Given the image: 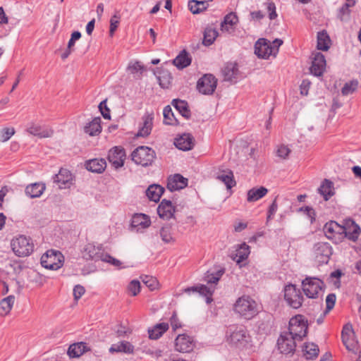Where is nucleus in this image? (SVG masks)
I'll use <instances>...</instances> for the list:
<instances>
[{"label":"nucleus","instance_id":"nucleus-17","mask_svg":"<svg viewBox=\"0 0 361 361\" xmlns=\"http://www.w3.org/2000/svg\"><path fill=\"white\" fill-rule=\"evenodd\" d=\"M194 345L193 339L186 334H180L175 340V349L180 353H189Z\"/></svg>","mask_w":361,"mask_h":361},{"label":"nucleus","instance_id":"nucleus-53","mask_svg":"<svg viewBox=\"0 0 361 361\" xmlns=\"http://www.w3.org/2000/svg\"><path fill=\"white\" fill-rule=\"evenodd\" d=\"M290 152L291 151L288 147V146L281 145L279 146L276 149V156L282 159H286L288 158Z\"/></svg>","mask_w":361,"mask_h":361},{"label":"nucleus","instance_id":"nucleus-48","mask_svg":"<svg viewBox=\"0 0 361 361\" xmlns=\"http://www.w3.org/2000/svg\"><path fill=\"white\" fill-rule=\"evenodd\" d=\"M161 240L166 243H169L173 241V238L171 234V226L169 224H166L162 226L159 231Z\"/></svg>","mask_w":361,"mask_h":361},{"label":"nucleus","instance_id":"nucleus-14","mask_svg":"<svg viewBox=\"0 0 361 361\" xmlns=\"http://www.w3.org/2000/svg\"><path fill=\"white\" fill-rule=\"evenodd\" d=\"M270 41L262 38L259 39L255 44V54L262 59H267L270 56H276V49L271 51Z\"/></svg>","mask_w":361,"mask_h":361},{"label":"nucleus","instance_id":"nucleus-56","mask_svg":"<svg viewBox=\"0 0 361 361\" xmlns=\"http://www.w3.org/2000/svg\"><path fill=\"white\" fill-rule=\"evenodd\" d=\"M128 289L132 295H137L140 291V281L137 280L131 281L128 285Z\"/></svg>","mask_w":361,"mask_h":361},{"label":"nucleus","instance_id":"nucleus-37","mask_svg":"<svg viewBox=\"0 0 361 361\" xmlns=\"http://www.w3.org/2000/svg\"><path fill=\"white\" fill-rule=\"evenodd\" d=\"M238 18L235 13L231 12L227 14L224 19V21L221 23V28L222 31L230 32V29H233V27L237 24Z\"/></svg>","mask_w":361,"mask_h":361},{"label":"nucleus","instance_id":"nucleus-49","mask_svg":"<svg viewBox=\"0 0 361 361\" xmlns=\"http://www.w3.org/2000/svg\"><path fill=\"white\" fill-rule=\"evenodd\" d=\"M127 68L130 73L134 75L139 74V76L141 75L145 71L144 66L139 61L130 62Z\"/></svg>","mask_w":361,"mask_h":361},{"label":"nucleus","instance_id":"nucleus-26","mask_svg":"<svg viewBox=\"0 0 361 361\" xmlns=\"http://www.w3.org/2000/svg\"><path fill=\"white\" fill-rule=\"evenodd\" d=\"M90 349L85 342H78L70 345L67 354L71 358L79 357Z\"/></svg>","mask_w":361,"mask_h":361},{"label":"nucleus","instance_id":"nucleus-38","mask_svg":"<svg viewBox=\"0 0 361 361\" xmlns=\"http://www.w3.org/2000/svg\"><path fill=\"white\" fill-rule=\"evenodd\" d=\"M45 190V185L41 183H33L27 185L25 188V193L31 198L39 197Z\"/></svg>","mask_w":361,"mask_h":361},{"label":"nucleus","instance_id":"nucleus-39","mask_svg":"<svg viewBox=\"0 0 361 361\" xmlns=\"http://www.w3.org/2000/svg\"><path fill=\"white\" fill-rule=\"evenodd\" d=\"M172 104L182 116L187 119L190 117V111L188 109V103L185 101L180 99H173L172 101Z\"/></svg>","mask_w":361,"mask_h":361},{"label":"nucleus","instance_id":"nucleus-34","mask_svg":"<svg viewBox=\"0 0 361 361\" xmlns=\"http://www.w3.org/2000/svg\"><path fill=\"white\" fill-rule=\"evenodd\" d=\"M268 192V190L261 186L259 188H252L247 191V200L249 202H253L264 197Z\"/></svg>","mask_w":361,"mask_h":361},{"label":"nucleus","instance_id":"nucleus-6","mask_svg":"<svg viewBox=\"0 0 361 361\" xmlns=\"http://www.w3.org/2000/svg\"><path fill=\"white\" fill-rule=\"evenodd\" d=\"M324 282L316 277H306L302 281V289L309 298H317L323 292Z\"/></svg>","mask_w":361,"mask_h":361},{"label":"nucleus","instance_id":"nucleus-50","mask_svg":"<svg viewBox=\"0 0 361 361\" xmlns=\"http://www.w3.org/2000/svg\"><path fill=\"white\" fill-rule=\"evenodd\" d=\"M358 86V81L353 80L346 82L341 89V92L343 95H348L353 93Z\"/></svg>","mask_w":361,"mask_h":361},{"label":"nucleus","instance_id":"nucleus-15","mask_svg":"<svg viewBox=\"0 0 361 361\" xmlns=\"http://www.w3.org/2000/svg\"><path fill=\"white\" fill-rule=\"evenodd\" d=\"M126 152L122 147L116 146L109 151L108 160L116 168L123 166L126 159Z\"/></svg>","mask_w":361,"mask_h":361},{"label":"nucleus","instance_id":"nucleus-41","mask_svg":"<svg viewBox=\"0 0 361 361\" xmlns=\"http://www.w3.org/2000/svg\"><path fill=\"white\" fill-rule=\"evenodd\" d=\"M235 252V256L233 257V259L239 264L248 257L250 252V247L245 243H242Z\"/></svg>","mask_w":361,"mask_h":361},{"label":"nucleus","instance_id":"nucleus-54","mask_svg":"<svg viewBox=\"0 0 361 361\" xmlns=\"http://www.w3.org/2000/svg\"><path fill=\"white\" fill-rule=\"evenodd\" d=\"M102 261L108 262L119 269L123 268V267H121L122 262L120 260L111 257L107 253H104V255H103V258Z\"/></svg>","mask_w":361,"mask_h":361},{"label":"nucleus","instance_id":"nucleus-57","mask_svg":"<svg viewBox=\"0 0 361 361\" xmlns=\"http://www.w3.org/2000/svg\"><path fill=\"white\" fill-rule=\"evenodd\" d=\"M324 229L326 234H327L336 232V230L339 232L341 230V227L336 222L331 221L325 224Z\"/></svg>","mask_w":361,"mask_h":361},{"label":"nucleus","instance_id":"nucleus-61","mask_svg":"<svg viewBox=\"0 0 361 361\" xmlns=\"http://www.w3.org/2000/svg\"><path fill=\"white\" fill-rule=\"evenodd\" d=\"M85 288L81 285H76L73 288V296L75 300L78 301L85 293Z\"/></svg>","mask_w":361,"mask_h":361},{"label":"nucleus","instance_id":"nucleus-25","mask_svg":"<svg viewBox=\"0 0 361 361\" xmlns=\"http://www.w3.org/2000/svg\"><path fill=\"white\" fill-rule=\"evenodd\" d=\"M188 185V179L180 174H175L169 177L167 182V188L170 191L178 190L184 188Z\"/></svg>","mask_w":361,"mask_h":361},{"label":"nucleus","instance_id":"nucleus-16","mask_svg":"<svg viewBox=\"0 0 361 361\" xmlns=\"http://www.w3.org/2000/svg\"><path fill=\"white\" fill-rule=\"evenodd\" d=\"M341 230L345 236L353 242L358 239L361 231L360 226L352 219H346Z\"/></svg>","mask_w":361,"mask_h":361},{"label":"nucleus","instance_id":"nucleus-12","mask_svg":"<svg viewBox=\"0 0 361 361\" xmlns=\"http://www.w3.org/2000/svg\"><path fill=\"white\" fill-rule=\"evenodd\" d=\"M217 80L212 74H205L197 84L198 91L203 94H212L216 90Z\"/></svg>","mask_w":361,"mask_h":361},{"label":"nucleus","instance_id":"nucleus-2","mask_svg":"<svg viewBox=\"0 0 361 361\" xmlns=\"http://www.w3.org/2000/svg\"><path fill=\"white\" fill-rule=\"evenodd\" d=\"M227 341L229 343L240 349H250L252 348L251 337L243 326H231L227 331Z\"/></svg>","mask_w":361,"mask_h":361},{"label":"nucleus","instance_id":"nucleus-3","mask_svg":"<svg viewBox=\"0 0 361 361\" xmlns=\"http://www.w3.org/2000/svg\"><path fill=\"white\" fill-rule=\"evenodd\" d=\"M233 310L245 319H252L259 312L257 302L248 295L238 298L234 303Z\"/></svg>","mask_w":361,"mask_h":361},{"label":"nucleus","instance_id":"nucleus-18","mask_svg":"<svg viewBox=\"0 0 361 361\" xmlns=\"http://www.w3.org/2000/svg\"><path fill=\"white\" fill-rule=\"evenodd\" d=\"M53 180L60 189L68 188L73 184V176L66 169H61L59 173L53 176Z\"/></svg>","mask_w":361,"mask_h":361},{"label":"nucleus","instance_id":"nucleus-55","mask_svg":"<svg viewBox=\"0 0 361 361\" xmlns=\"http://www.w3.org/2000/svg\"><path fill=\"white\" fill-rule=\"evenodd\" d=\"M336 295L334 293H329L326 298V311L324 314L328 313L330 310H331L336 302Z\"/></svg>","mask_w":361,"mask_h":361},{"label":"nucleus","instance_id":"nucleus-22","mask_svg":"<svg viewBox=\"0 0 361 361\" xmlns=\"http://www.w3.org/2000/svg\"><path fill=\"white\" fill-rule=\"evenodd\" d=\"M104 252L101 247L95 246L93 244L85 245L82 252V257L85 259H93L95 261L102 260Z\"/></svg>","mask_w":361,"mask_h":361},{"label":"nucleus","instance_id":"nucleus-42","mask_svg":"<svg viewBox=\"0 0 361 361\" xmlns=\"http://www.w3.org/2000/svg\"><path fill=\"white\" fill-rule=\"evenodd\" d=\"M208 3L206 0L197 1L191 0L188 2V8L190 11L194 13L197 14L204 11L208 7Z\"/></svg>","mask_w":361,"mask_h":361},{"label":"nucleus","instance_id":"nucleus-1","mask_svg":"<svg viewBox=\"0 0 361 361\" xmlns=\"http://www.w3.org/2000/svg\"><path fill=\"white\" fill-rule=\"evenodd\" d=\"M224 274V270H218L215 272L207 271L204 275V280L210 286L197 285L195 286L188 287L184 289V292L190 294V293H198L201 295L206 297V302L207 304L212 301V296L214 292L215 286Z\"/></svg>","mask_w":361,"mask_h":361},{"label":"nucleus","instance_id":"nucleus-58","mask_svg":"<svg viewBox=\"0 0 361 361\" xmlns=\"http://www.w3.org/2000/svg\"><path fill=\"white\" fill-rule=\"evenodd\" d=\"M171 77L169 73H164L158 77L159 85L163 88H167L171 83Z\"/></svg>","mask_w":361,"mask_h":361},{"label":"nucleus","instance_id":"nucleus-45","mask_svg":"<svg viewBox=\"0 0 361 361\" xmlns=\"http://www.w3.org/2000/svg\"><path fill=\"white\" fill-rule=\"evenodd\" d=\"M319 349L317 345L312 343H306L303 347L304 355L307 359H314L317 357Z\"/></svg>","mask_w":361,"mask_h":361},{"label":"nucleus","instance_id":"nucleus-46","mask_svg":"<svg viewBox=\"0 0 361 361\" xmlns=\"http://www.w3.org/2000/svg\"><path fill=\"white\" fill-rule=\"evenodd\" d=\"M217 179L223 182L226 185L227 189H231L235 185L233 173L231 171H228L226 173L218 175Z\"/></svg>","mask_w":361,"mask_h":361},{"label":"nucleus","instance_id":"nucleus-62","mask_svg":"<svg viewBox=\"0 0 361 361\" xmlns=\"http://www.w3.org/2000/svg\"><path fill=\"white\" fill-rule=\"evenodd\" d=\"M81 37V33L79 31H74L71 34V39L68 42V48H73L75 45V41L78 40Z\"/></svg>","mask_w":361,"mask_h":361},{"label":"nucleus","instance_id":"nucleus-11","mask_svg":"<svg viewBox=\"0 0 361 361\" xmlns=\"http://www.w3.org/2000/svg\"><path fill=\"white\" fill-rule=\"evenodd\" d=\"M313 253L319 264H327L332 255V247L328 243L319 242L314 244Z\"/></svg>","mask_w":361,"mask_h":361},{"label":"nucleus","instance_id":"nucleus-23","mask_svg":"<svg viewBox=\"0 0 361 361\" xmlns=\"http://www.w3.org/2000/svg\"><path fill=\"white\" fill-rule=\"evenodd\" d=\"M175 207L170 200H162L157 208V213L160 218L169 220L173 216Z\"/></svg>","mask_w":361,"mask_h":361},{"label":"nucleus","instance_id":"nucleus-40","mask_svg":"<svg viewBox=\"0 0 361 361\" xmlns=\"http://www.w3.org/2000/svg\"><path fill=\"white\" fill-rule=\"evenodd\" d=\"M331 39L327 32L324 30L319 32L317 34V47L319 50L327 51L329 48Z\"/></svg>","mask_w":361,"mask_h":361},{"label":"nucleus","instance_id":"nucleus-13","mask_svg":"<svg viewBox=\"0 0 361 361\" xmlns=\"http://www.w3.org/2000/svg\"><path fill=\"white\" fill-rule=\"evenodd\" d=\"M295 341L290 334L283 333L281 334L277 341L279 350L283 354L293 353L295 350Z\"/></svg>","mask_w":361,"mask_h":361},{"label":"nucleus","instance_id":"nucleus-43","mask_svg":"<svg viewBox=\"0 0 361 361\" xmlns=\"http://www.w3.org/2000/svg\"><path fill=\"white\" fill-rule=\"evenodd\" d=\"M15 302V297L9 295L0 302V315L4 316L10 312Z\"/></svg>","mask_w":361,"mask_h":361},{"label":"nucleus","instance_id":"nucleus-59","mask_svg":"<svg viewBox=\"0 0 361 361\" xmlns=\"http://www.w3.org/2000/svg\"><path fill=\"white\" fill-rule=\"evenodd\" d=\"M99 111H101V114H102V116L105 119H109L110 118V117H111L110 116V110H109V109L106 106V100H104V101L100 102V104H99Z\"/></svg>","mask_w":361,"mask_h":361},{"label":"nucleus","instance_id":"nucleus-32","mask_svg":"<svg viewBox=\"0 0 361 361\" xmlns=\"http://www.w3.org/2000/svg\"><path fill=\"white\" fill-rule=\"evenodd\" d=\"M222 71L225 80L233 81L238 74V64L234 62L227 63Z\"/></svg>","mask_w":361,"mask_h":361},{"label":"nucleus","instance_id":"nucleus-9","mask_svg":"<svg viewBox=\"0 0 361 361\" xmlns=\"http://www.w3.org/2000/svg\"><path fill=\"white\" fill-rule=\"evenodd\" d=\"M283 292L284 299L290 307L298 309L302 306L303 296L295 285L290 283L286 286Z\"/></svg>","mask_w":361,"mask_h":361},{"label":"nucleus","instance_id":"nucleus-19","mask_svg":"<svg viewBox=\"0 0 361 361\" xmlns=\"http://www.w3.org/2000/svg\"><path fill=\"white\" fill-rule=\"evenodd\" d=\"M312 55L313 57L310 71L314 75L320 76L322 75L326 67L324 56L319 52L314 53Z\"/></svg>","mask_w":361,"mask_h":361},{"label":"nucleus","instance_id":"nucleus-8","mask_svg":"<svg viewBox=\"0 0 361 361\" xmlns=\"http://www.w3.org/2000/svg\"><path fill=\"white\" fill-rule=\"evenodd\" d=\"M40 260L43 267L57 270L63 266V256L59 251L49 250L42 255Z\"/></svg>","mask_w":361,"mask_h":361},{"label":"nucleus","instance_id":"nucleus-33","mask_svg":"<svg viewBox=\"0 0 361 361\" xmlns=\"http://www.w3.org/2000/svg\"><path fill=\"white\" fill-rule=\"evenodd\" d=\"M164 192V188L159 185L152 184L146 190V195L149 200L157 202Z\"/></svg>","mask_w":361,"mask_h":361},{"label":"nucleus","instance_id":"nucleus-31","mask_svg":"<svg viewBox=\"0 0 361 361\" xmlns=\"http://www.w3.org/2000/svg\"><path fill=\"white\" fill-rule=\"evenodd\" d=\"M84 131L90 136L99 135L102 131L100 117H96L92 121L87 123L84 127Z\"/></svg>","mask_w":361,"mask_h":361},{"label":"nucleus","instance_id":"nucleus-64","mask_svg":"<svg viewBox=\"0 0 361 361\" xmlns=\"http://www.w3.org/2000/svg\"><path fill=\"white\" fill-rule=\"evenodd\" d=\"M299 210L304 212L310 218L311 222H313L315 220V212L311 207L307 206L305 207H301Z\"/></svg>","mask_w":361,"mask_h":361},{"label":"nucleus","instance_id":"nucleus-29","mask_svg":"<svg viewBox=\"0 0 361 361\" xmlns=\"http://www.w3.org/2000/svg\"><path fill=\"white\" fill-rule=\"evenodd\" d=\"M85 167L90 171L101 173L105 170L106 162L104 159H92L85 162Z\"/></svg>","mask_w":361,"mask_h":361},{"label":"nucleus","instance_id":"nucleus-5","mask_svg":"<svg viewBox=\"0 0 361 361\" xmlns=\"http://www.w3.org/2000/svg\"><path fill=\"white\" fill-rule=\"evenodd\" d=\"M132 160L137 165L147 166L152 164L155 157V152L147 146L137 147L131 154Z\"/></svg>","mask_w":361,"mask_h":361},{"label":"nucleus","instance_id":"nucleus-44","mask_svg":"<svg viewBox=\"0 0 361 361\" xmlns=\"http://www.w3.org/2000/svg\"><path fill=\"white\" fill-rule=\"evenodd\" d=\"M218 36V31L212 26H208L205 28L204 32L203 44L206 46H209L214 43V40Z\"/></svg>","mask_w":361,"mask_h":361},{"label":"nucleus","instance_id":"nucleus-47","mask_svg":"<svg viewBox=\"0 0 361 361\" xmlns=\"http://www.w3.org/2000/svg\"><path fill=\"white\" fill-rule=\"evenodd\" d=\"M164 114V123L166 125H176L178 121L175 118L172 109L170 106L164 107L163 111Z\"/></svg>","mask_w":361,"mask_h":361},{"label":"nucleus","instance_id":"nucleus-52","mask_svg":"<svg viewBox=\"0 0 361 361\" xmlns=\"http://www.w3.org/2000/svg\"><path fill=\"white\" fill-rule=\"evenodd\" d=\"M15 133L13 128H4L0 130V142L8 141Z\"/></svg>","mask_w":361,"mask_h":361},{"label":"nucleus","instance_id":"nucleus-4","mask_svg":"<svg viewBox=\"0 0 361 361\" xmlns=\"http://www.w3.org/2000/svg\"><path fill=\"white\" fill-rule=\"evenodd\" d=\"M11 245L15 255L20 257H27L34 251L32 240L23 235L13 238Z\"/></svg>","mask_w":361,"mask_h":361},{"label":"nucleus","instance_id":"nucleus-27","mask_svg":"<svg viewBox=\"0 0 361 361\" xmlns=\"http://www.w3.org/2000/svg\"><path fill=\"white\" fill-rule=\"evenodd\" d=\"M151 221L149 216L144 214H136L132 218L131 226L137 231L145 229L150 226Z\"/></svg>","mask_w":361,"mask_h":361},{"label":"nucleus","instance_id":"nucleus-30","mask_svg":"<svg viewBox=\"0 0 361 361\" xmlns=\"http://www.w3.org/2000/svg\"><path fill=\"white\" fill-rule=\"evenodd\" d=\"M169 324L162 322L157 324L152 329H148L149 338L152 340L159 338L168 329Z\"/></svg>","mask_w":361,"mask_h":361},{"label":"nucleus","instance_id":"nucleus-7","mask_svg":"<svg viewBox=\"0 0 361 361\" xmlns=\"http://www.w3.org/2000/svg\"><path fill=\"white\" fill-rule=\"evenodd\" d=\"M307 325L303 316L298 314L292 317L289 321L288 332H285L294 337L295 339L300 341L307 334Z\"/></svg>","mask_w":361,"mask_h":361},{"label":"nucleus","instance_id":"nucleus-36","mask_svg":"<svg viewBox=\"0 0 361 361\" xmlns=\"http://www.w3.org/2000/svg\"><path fill=\"white\" fill-rule=\"evenodd\" d=\"M191 63V58L185 50L182 51L174 59L173 64L179 69L186 68Z\"/></svg>","mask_w":361,"mask_h":361},{"label":"nucleus","instance_id":"nucleus-60","mask_svg":"<svg viewBox=\"0 0 361 361\" xmlns=\"http://www.w3.org/2000/svg\"><path fill=\"white\" fill-rule=\"evenodd\" d=\"M119 25V18L114 15L110 20V35L112 36Z\"/></svg>","mask_w":361,"mask_h":361},{"label":"nucleus","instance_id":"nucleus-21","mask_svg":"<svg viewBox=\"0 0 361 361\" xmlns=\"http://www.w3.org/2000/svg\"><path fill=\"white\" fill-rule=\"evenodd\" d=\"M142 123L141 126L139 128V130L137 133V137H147L148 136L152 128L154 114L146 112L142 118Z\"/></svg>","mask_w":361,"mask_h":361},{"label":"nucleus","instance_id":"nucleus-51","mask_svg":"<svg viewBox=\"0 0 361 361\" xmlns=\"http://www.w3.org/2000/svg\"><path fill=\"white\" fill-rule=\"evenodd\" d=\"M142 281L151 290H154L158 286V281L156 278L151 276H144L141 277Z\"/></svg>","mask_w":361,"mask_h":361},{"label":"nucleus","instance_id":"nucleus-10","mask_svg":"<svg viewBox=\"0 0 361 361\" xmlns=\"http://www.w3.org/2000/svg\"><path fill=\"white\" fill-rule=\"evenodd\" d=\"M341 338L345 348L353 353L358 350V341L355 338V332L350 324L343 326L341 331Z\"/></svg>","mask_w":361,"mask_h":361},{"label":"nucleus","instance_id":"nucleus-20","mask_svg":"<svg viewBox=\"0 0 361 361\" xmlns=\"http://www.w3.org/2000/svg\"><path fill=\"white\" fill-rule=\"evenodd\" d=\"M27 131L30 134L39 138L50 137L54 134V130L51 128L47 126H40L35 123H31L27 127Z\"/></svg>","mask_w":361,"mask_h":361},{"label":"nucleus","instance_id":"nucleus-24","mask_svg":"<svg viewBox=\"0 0 361 361\" xmlns=\"http://www.w3.org/2000/svg\"><path fill=\"white\" fill-rule=\"evenodd\" d=\"M174 145L180 150H190L194 146V137L190 133H184L175 140Z\"/></svg>","mask_w":361,"mask_h":361},{"label":"nucleus","instance_id":"nucleus-35","mask_svg":"<svg viewBox=\"0 0 361 361\" xmlns=\"http://www.w3.org/2000/svg\"><path fill=\"white\" fill-rule=\"evenodd\" d=\"M334 184L328 179L324 180L318 188L319 192L324 197L325 200H328L331 196L334 195Z\"/></svg>","mask_w":361,"mask_h":361},{"label":"nucleus","instance_id":"nucleus-28","mask_svg":"<svg viewBox=\"0 0 361 361\" xmlns=\"http://www.w3.org/2000/svg\"><path fill=\"white\" fill-rule=\"evenodd\" d=\"M134 346L130 342L123 341L117 343L112 344L109 349V353H123L126 354H133L134 353Z\"/></svg>","mask_w":361,"mask_h":361},{"label":"nucleus","instance_id":"nucleus-63","mask_svg":"<svg viewBox=\"0 0 361 361\" xmlns=\"http://www.w3.org/2000/svg\"><path fill=\"white\" fill-rule=\"evenodd\" d=\"M310 82L307 80H303L300 84V94L302 95L307 96L308 94V91L310 87Z\"/></svg>","mask_w":361,"mask_h":361}]
</instances>
